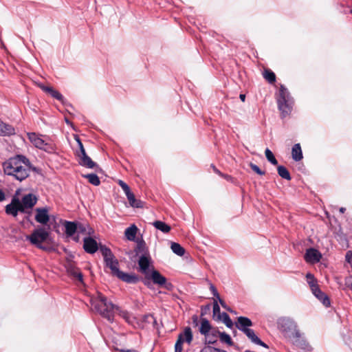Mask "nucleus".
I'll return each mask as SVG.
<instances>
[{
  "label": "nucleus",
  "mask_w": 352,
  "mask_h": 352,
  "mask_svg": "<svg viewBox=\"0 0 352 352\" xmlns=\"http://www.w3.org/2000/svg\"><path fill=\"white\" fill-rule=\"evenodd\" d=\"M92 230L91 229H89V231L87 232L88 234H91Z\"/></svg>",
  "instance_id": "nucleus-59"
},
{
  "label": "nucleus",
  "mask_w": 352,
  "mask_h": 352,
  "mask_svg": "<svg viewBox=\"0 0 352 352\" xmlns=\"http://www.w3.org/2000/svg\"><path fill=\"white\" fill-rule=\"evenodd\" d=\"M263 77L270 83H273L276 81L275 74L270 69H265L264 70Z\"/></svg>",
  "instance_id": "nucleus-33"
},
{
  "label": "nucleus",
  "mask_w": 352,
  "mask_h": 352,
  "mask_svg": "<svg viewBox=\"0 0 352 352\" xmlns=\"http://www.w3.org/2000/svg\"><path fill=\"white\" fill-rule=\"evenodd\" d=\"M279 325L285 336L289 339L292 337V335L294 336L296 332L299 331L296 323L289 319L280 320Z\"/></svg>",
  "instance_id": "nucleus-8"
},
{
  "label": "nucleus",
  "mask_w": 352,
  "mask_h": 352,
  "mask_svg": "<svg viewBox=\"0 0 352 352\" xmlns=\"http://www.w3.org/2000/svg\"><path fill=\"white\" fill-rule=\"evenodd\" d=\"M150 278H151L154 284H156L159 286L165 285V287L166 289H168V287L166 285V278L164 276H162L158 271L153 270L150 275Z\"/></svg>",
  "instance_id": "nucleus-17"
},
{
  "label": "nucleus",
  "mask_w": 352,
  "mask_h": 352,
  "mask_svg": "<svg viewBox=\"0 0 352 352\" xmlns=\"http://www.w3.org/2000/svg\"><path fill=\"white\" fill-rule=\"evenodd\" d=\"M172 251L178 256H183L185 254V250L180 244L173 242L170 245Z\"/></svg>",
  "instance_id": "nucleus-31"
},
{
  "label": "nucleus",
  "mask_w": 352,
  "mask_h": 352,
  "mask_svg": "<svg viewBox=\"0 0 352 352\" xmlns=\"http://www.w3.org/2000/svg\"><path fill=\"white\" fill-rule=\"evenodd\" d=\"M210 289L212 292L214 296H215L217 299L220 298L216 287L212 283L210 284Z\"/></svg>",
  "instance_id": "nucleus-49"
},
{
  "label": "nucleus",
  "mask_w": 352,
  "mask_h": 352,
  "mask_svg": "<svg viewBox=\"0 0 352 352\" xmlns=\"http://www.w3.org/2000/svg\"><path fill=\"white\" fill-rule=\"evenodd\" d=\"M118 184L122 188V189L124 192L125 195H127L130 192H131L129 186L125 182H124L122 180H119Z\"/></svg>",
  "instance_id": "nucleus-44"
},
{
  "label": "nucleus",
  "mask_w": 352,
  "mask_h": 352,
  "mask_svg": "<svg viewBox=\"0 0 352 352\" xmlns=\"http://www.w3.org/2000/svg\"><path fill=\"white\" fill-rule=\"evenodd\" d=\"M220 313V307L217 301L214 302L213 304V314H219Z\"/></svg>",
  "instance_id": "nucleus-50"
},
{
  "label": "nucleus",
  "mask_w": 352,
  "mask_h": 352,
  "mask_svg": "<svg viewBox=\"0 0 352 352\" xmlns=\"http://www.w3.org/2000/svg\"><path fill=\"white\" fill-rule=\"evenodd\" d=\"M222 318H223V321L224 324L228 327L231 328L233 326V322H232V320L230 319V316H228V314L223 313L222 314Z\"/></svg>",
  "instance_id": "nucleus-40"
},
{
  "label": "nucleus",
  "mask_w": 352,
  "mask_h": 352,
  "mask_svg": "<svg viewBox=\"0 0 352 352\" xmlns=\"http://www.w3.org/2000/svg\"><path fill=\"white\" fill-rule=\"evenodd\" d=\"M339 210H340V212L341 213H344V212H345V210H346V208H345L342 207V208H340L339 209Z\"/></svg>",
  "instance_id": "nucleus-57"
},
{
  "label": "nucleus",
  "mask_w": 352,
  "mask_h": 352,
  "mask_svg": "<svg viewBox=\"0 0 352 352\" xmlns=\"http://www.w3.org/2000/svg\"><path fill=\"white\" fill-rule=\"evenodd\" d=\"M78 163L80 165L88 168H98V166L87 155L78 157Z\"/></svg>",
  "instance_id": "nucleus-19"
},
{
  "label": "nucleus",
  "mask_w": 352,
  "mask_h": 352,
  "mask_svg": "<svg viewBox=\"0 0 352 352\" xmlns=\"http://www.w3.org/2000/svg\"><path fill=\"white\" fill-rule=\"evenodd\" d=\"M277 170L280 177L288 181L291 180L292 177L290 173L285 166H278L277 167Z\"/></svg>",
  "instance_id": "nucleus-30"
},
{
  "label": "nucleus",
  "mask_w": 352,
  "mask_h": 352,
  "mask_svg": "<svg viewBox=\"0 0 352 352\" xmlns=\"http://www.w3.org/2000/svg\"><path fill=\"white\" fill-rule=\"evenodd\" d=\"M30 141L36 147L44 151H47L50 148L49 144L43 140L40 135L35 133H28Z\"/></svg>",
  "instance_id": "nucleus-10"
},
{
  "label": "nucleus",
  "mask_w": 352,
  "mask_h": 352,
  "mask_svg": "<svg viewBox=\"0 0 352 352\" xmlns=\"http://www.w3.org/2000/svg\"><path fill=\"white\" fill-rule=\"evenodd\" d=\"M221 332L217 329L213 328L207 335L205 336L206 344H214L217 341V338L219 337Z\"/></svg>",
  "instance_id": "nucleus-21"
},
{
  "label": "nucleus",
  "mask_w": 352,
  "mask_h": 352,
  "mask_svg": "<svg viewBox=\"0 0 352 352\" xmlns=\"http://www.w3.org/2000/svg\"><path fill=\"white\" fill-rule=\"evenodd\" d=\"M213 328L211 327L209 321L204 318L201 319L200 327L199 331L201 335L206 336L208 333Z\"/></svg>",
  "instance_id": "nucleus-25"
},
{
  "label": "nucleus",
  "mask_w": 352,
  "mask_h": 352,
  "mask_svg": "<svg viewBox=\"0 0 352 352\" xmlns=\"http://www.w3.org/2000/svg\"><path fill=\"white\" fill-rule=\"evenodd\" d=\"M142 321L148 324H153V325L157 322L155 318L151 314L144 315L143 316Z\"/></svg>",
  "instance_id": "nucleus-39"
},
{
  "label": "nucleus",
  "mask_w": 352,
  "mask_h": 352,
  "mask_svg": "<svg viewBox=\"0 0 352 352\" xmlns=\"http://www.w3.org/2000/svg\"><path fill=\"white\" fill-rule=\"evenodd\" d=\"M2 166L6 175L12 176L20 182L28 177L31 168L30 160L21 155L9 158L3 163Z\"/></svg>",
  "instance_id": "nucleus-1"
},
{
  "label": "nucleus",
  "mask_w": 352,
  "mask_h": 352,
  "mask_svg": "<svg viewBox=\"0 0 352 352\" xmlns=\"http://www.w3.org/2000/svg\"><path fill=\"white\" fill-rule=\"evenodd\" d=\"M64 226L65 234L67 236H72L77 232L78 225L75 222L65 221Z\"/></svg>",
  "instance_id": "nucleus-24"
},
{
  "label": "nucleus",
  "mask_w": 352,
  "mask_h": 352,
  "mask_svg": "<svg viewBox=\"0 0 352 352\" xmlns=\"http://www.w3.org/2000/svg\"><path fill=\"white\" fill-rule=\"evenodd\" d=\"M65 121L67 124H70V122L67 119H65Z\"/></svg>",
  "instance_id": "nucleus-60"
},
{
  "label": "nucleus",
  "mask_w": 352,
  "mask_h": 352,
  "mask_svg": "<svg viewBox=\"0 0 352 352\" xmlns=\"http://www.w3.org/2000/svg\"><path fill=\"white\" fill-rule=\"evenodd\" d=\"M218 300H219V302L220 305H221V307H222L223 309H226L228 311H229V312H230V313H232V312H233V310H232L230 307H229L226 304V302H225L222 299H221V298H219Z\"/></svg>",
  "instance_id": "nucleus-48"
},
{
  "label": "nucleus",
  "mask_w": 352,
  "mask_h": 352,
  "mask_svg": "<svg viewBox=\"0 0 352 352\" xmlns=\"http://www.w3.org/2000/svg\"><path fill=\"white\" fill-rule=\"evenodd\" d=\"M84 177L87 178L89 182L94 186H98L100 184V179L96 174H87L84 175Z\"/></svg>",
  "instance_id": "nucleus-34"
},
{
  "label": "nucleus",
  "mask_w": 352,
  "mask_h": 352,
  "mask_svg": "<svg viewBox=\"0 0 352 352\" xmlns=\"http://www.w3.org/2000/svg\"><path fill=\"white\" fill-rule=\"evenodd\" d=\"M289 340L294 345L301 349H303L306 351H309L311 350V346L307 342V340L301 336L300 331L296 332L294 336L292 335V337L289 338Z\"/></svg>",
  "instance_id": "nucleus-9"
},
{
  "label": "nucleus",
  "mask_w": 352,
  "mask_h": 352,
  "mask_svg": "<svg viewBox=\"0 0 352 352\" xmlns=\"http://www.w3.org/2000/svg\"><path fill=\"white\" fill-rule=\"evenodd\" d=\"M212 167L214 173H216L217 174H218L221 176H223V174L214 165H212Z\"/></svg>",
  "instance_id": "nucleus-54"
},
{
  "label": "nucleus",
  "mask_w": 352,
  "mask_h": 352,
  "mask_svg": "<svg viewBox=\"0 0 352 352\" xmlns=\"http://www.w3.org/2000/svg\"><path fill=\"white\" fill-rule=\"evenodd\" d=\"M200 352H227L226 351L217 349L210 346H204Z\"/></svg>",
  "instance_id": "nucleus-41"
},
{
  "label": "nucleus",
  "mask_w": 352,
  "mask_h": 352,
  "mask_svg": "<svg viewBox=\"0 0 352 352\" xmlns=\"http://www.w3.org/2000/svg\"><path fill=\"white\" fill-rule=\"evenodd\" d=\"M278 109L285 116L287 115L292 110V101L287 89L283 85L280 86L279 90V96L277 99Z\"/></svg>",
  "instance_id": "nucleus-4"
},
{
  "label": "nucleus",
  "mask_w": 352,
  "mask_h": 352,
  "mask_svg": "<svg viewBox=\"0 0 352 352\" xmlns=\"http://www.w3.org/2000/svg\"><path fill=\"white\" fill-rule=\"evenodd\" d=\"M38 87L45 93L49 94L50 95L52 94V91L54 90L52 87L45 86L43 84H38Z\"/></svg>",
  "instance_id": "nucleus-45"
},
{
  "label": "nucleus",
  "mask_w": 352,
  "mask_h": 352,
  "mask_svg": "<svg viewBox=\"0 0 352 352\" xmlns=\"http://www.w3.org/2000/svg\"><path fill=\"white\" fill-rule=\"evenodd\" d=\"M292 159L296 162H298L302 159V152L300 144H295L293 146L292 149Z\"/></svg>",
  "instance_id": "nucleus-26"
},
{
  "label": "nucleus",
  "mask_w": 352,
  "mask_h": 352,
  "mask_svg": "<svg viewBox=\"0 0 352 352\" xmlns=\"http://www.w3.org/2000/svg\"><path fill=\"white\" fill-rule=\"evenodd\" d=\"M250 166L252 170L253 171H254L255 173H256L257 174H258L260 175H265V171L261 170L257 165H256L253 163H250Z\"/></svg>",
  "instance_id": "nucleus-46"
},
{
  "label": "nucleus",
  "mask_w": 352,
  "mask_h": 352,
  "mask_svg": "<svg viewBox=\"0 0 352 352\" xmlns=\"http://www.w3.org/2000/svg\"><path fill=\"white\" fill-rule=\"evenodd\" d=\"M77 232L80 233H85L86 232V227L83 224H79L78 226V230Z\"/></svg>",
  "instance_id": "nucleus-51"
},
{
  "label": "nucleus",
  "mask_w": 352,
  "mask_h": 352,
  "mask_svg": "<svg viewBox=\"0 0 352 352\" xmlns=\"http://www.w3.org/2000/svg\"><path fill=\"white\" fill-rule=\"evenodd\" d=\"M239 98L241 100V101L244 102L245 99V94H240Z\"/></svg>",
  "instance_id": "nucleus-56"
},
{
  "label": "nucleus",
  "mask_w": 352,
  "mask_h": 352,
  "mask_svg": "<svg viewBox=\"0 0 352 352\" xmlns=\"http://www.w3.org/2000/svg\"><path fill=\"white\" fill-rule=\"evenodd\" d=\"M91 303L94 310L109 322H113L116 310H119V307L108 300L102 293L98 292L97 296L91 299Z\"/></svg>",
  "instance_id": "nucleus-2"
},
{
  "label": "nucleus",
  "mask_w": 352,
  "mask_h": 352,
  "mask_svg": "<svg viewBox=\"0 0 352 352\" xmlns=\"http://www.w3.org/2000/svg\"><path fill=\"white\" fill-rule=\"evenodd\" d=\"M307 283L310 286L311 292L314 290L315 288H318V285L317 284L316 280L314 278V276L311 274H307L306 276Z\"/></svg>",
  "instance_id": "nucleus-35"
},
{
  "label": "nucleus",
  "mask_w": 352,
  "mask_h": 352,
  "mask_svg": "<svg viewBox=\"0 0 352 352\" xmlns=\"http://www.w3.org/2000/svg\"><path fill=\"white\" fill-rule=\"evenodd\" d=\"M6 199L5 193L0 189V201H3Z\"/></svg>",
  "instance_id": "nucleus-53"
},
{
  "label": "nucleus",
  "mask_w": 352,
  "mask_h": 352,
  "mask_svg": "<svg viewBox=\"0 0 352 352\" xmlns=\"http://www.w3.org/2000/svg\"><path fill=\"white\" fill-rule=\"evenodd\" d=\"M122 318H124L127 322L130 323L131 321V315L127 311L121 310L119 307V310H116Z\"/></svg>",
  "instance_id": "nucleus-38"
},
{
  "label": "nucleus",
  "mask_w": 352,
  "mask_h": 352,
  "mask_svg": "<svg viewBox=\"0 0 352 352\" xmlns=\"http://www.w3.org/2000/svg\"><path fill=\"white\" fill-rule=\"evenodd\" d=\"M312 293L324 306L328 307L330 305V300L328 296L319 287L315 288Z\"/></svg>",
  "instance_id": "nucleus-22"
},
{
  "label": "nucleus",
  "mask_w": 352,
  "mask_h": 352,
  "mask_svg": "<svg viewBox=\"0 0 352 352\" xmlns=\"http://www.w3.org/2000/svg\"><path fill=\"white\" fill-rule=\"evenodd\" d=\"M246 336L251 340L254 344H258L266 349H268L269 346L263 342L254 333L253 329H244V332Z\"/></svg>",
  "instance_id": "nucleus-15"
},
{
  "label": "nucleus",
  "mask_w": 352,
  "mask_h": 352,
  "mask_svg": "<svg viewBox=\"0 0 352 352\" xmlns=\"http://www.w3.org/2000/svg\"><path fill=\"white\" fill-rule=\"evenodd\" d=\"M137 232V226L133 224L125 230L124 235L129 241H135Z\"/></svg>",
  "instance_id": "nucleus-27"
},
{
  "label": "nucleus",
  "mask_w": 352,
  "mask_h": 352,
  "mask_svg": "<svg viewBox=\"0 0 352 352\" xmlns=\"http://www.w3.org/2000/svg\"><path fill=\"white\" fill-rule=\"evenodd\" d=\"M15 198H13L12 199V201L10 204H8L6 206V212L8 214H11L12 215L13 217H16L17 216V211H16V204H15Z\"/></svg>",
  "instance_id": "nucleus-29"
},
{
  "label": "nucleus",
  "mask_w": 352,
  "mask_h": 352,
  "mask_svg": "<svg viewBox=\"0 0 352 352\" xmlns=\"http://www.w3.org/2000/svg\"><path fill=\"white\" fill-rule=\"evenodd\" d=\"M153 225L154 227L164 233H168L170 230V226L161 221H155Z\"/></svg>",
  "instance_id": "nucleus-28"
},
{
  "label": "nucleus",
  "mask_w": 352,
  "mask_h": 352,
  "mask_svg": "<svg viewBox=\"0 0 352 352\" xmlns=\"http://www.w3.org/2000/svg\"><path fill=\"white\" fill-rule=\"evenodd\" d=\"M251 326H252V322L248 318L240 316L237 318L236 327L243 333L244 332V329H249L248 327Z\"/></svg>",
  "instance_id": "nucleus-20"
},
{
  "label": "nucleus",
  "mask_w": 352,
  "mask_h": 352,
  "mask_svg": "<svg viewBox=\"0 0 352 352\" xmlns=\"http://www.w3.org/2000/svg\"><path fill=\"white\" fill-rule=\"evenodd\" d=\"M121 280L130 284H135L139 282L140 278L135 274L125 273L122 271L116 276Z\"/></svg>",
  "instance_id": "nucleus-14"
},
{
  "label": "nucleus",
  "mask_w": 352,
  "mask_h": 352,
  "mask_svg": "<svg viewBox=\"0 0 352 352\" xmlns=\"http://www.w3.org/2000/svg\"><path fill=\"white\" fill-rule=\"evenodd\" d=\"M351 12L352 13V10H351Z\"/></svg>",
  "instance_id": "nucleus-62"
},
{
  "label": "nucleus",
  "mask_w": 352,
  "mask_h": 352,
  "mask_svg": "<svg viewBox=\"0 0 352 352\" xmlns=\"http://www.w3.org/2000/svg\"><path fill=\"white\" fill-rule=\"evenodd\" d=\"M265 154L267 160L273 165H277L278 161L275 158L273 153L269 149L266 148L265 151Z\"/></svg>",
  "instance_id": "nucleus-36"
},
{
  "label": "nucleus",
  "mask_w": 352,
  "mask_h": 352,
  "mask_svg": "<svg viewBox=\"0 0 352 352\" xmlns=\"http://www.w3.org/2000/svg\"><path fill=\"white\" fill-rule=\"evenodd\" d=\"M1 47H2V48H3V50H6V45H1Z\"/></svg>",
  "instance_id": "nucleus-58"
},
{
  "label": "nucleus",
  "mask_w": 352,
  "mask_h": 352,
  "mask_svg": "<svg viewBox=\"0 0 352 352\" xmlns=\"http://www.w3.org/2000/svg\"><path fill=\"white\" fill-rule=\"evenodd\" d=\"M65 267L68 274L76 278L80 282H82L83 276L79 271V269L76 267V266L73 263L68 262L65 265Z\"/></svg>",
  "instance_id": "nucleus-16"
},
{
  "label": "nucleus",
  "mask_w": 352,
  "mask_h": 352,
  "mask_svg": "<svg viewBox=\"0 0 352 352\" xmlns=\"http://www.w3.org/2000/svg\"><path fill=\"white\" fill-rule=\"evenodd\" d=\"M126 196L131 207L137 208H143L144 202L140 199H137L132 192H130L129 194L126 195Z\"/></svg>",
  "instance_id": "nucleus-23"
},
{
  "label": "nucleus",
  "mask_w": 352,
  "mask_h": 352,
  "mask_svg": "<svg viewBox=\"0 0 352 352\" xmlns=\"http://www.w3.org/2000/svg\"><path fill=\"white\" fill-rule=\"evenodd\" d=\"M135 252L137 254L140 253H141L142 254H148L147 252L146 243L142 239L137 241V247L135 249Z\"/></svg>",
  "instance_id": "nucleus-32"
},
{
  "label": "nucleus",
  "mask_w": 352,
  "mask_h": 352,
  "mask_svg": "<svg viewBox=\"0 0 352 352\" xmlns=\"http://www.w3.org/2000/svg\"><path fill=\"white\" fill-rule=\"evenodd\" d=\"M219 338L222 342H225V343L228 344L229 346H232L233 344V342H232V340L230 336L225 332H223V333L221 332Z\"/></svg>",
  "instance_id": "nucleus-37"
},
{
  "label": "nucleus",
  "mask_w": 352,
  "mask_h": 352,
  "mask_svg": "<svg viewBox=\"0 0 352 352\" xmlns=\"http://www.w3.org/2000/svg\"><path fill=\"white\" fill-rule=\"evenodd\" d=\"M152 260L149 254H142L138 260L139 271L145 275L146 279L148 278L149 274V267L151 265ZM145 285L148 286L149 283L147 280L144 281Z\"/></svg>",
  "instance_id": "nucleus-7"
},
{
  "label": "nucleus",
  "mask_w": 352,
  "mask_h": 352,
  "mask_svg": "<svg viewBox=\"0 0 352 352\" xmlns=\"http://www.w3.org/2000/svg\"><path fill=\"white\" fill-rule=\"evenodd\" d=\"M83 248L89 254H94L98 250L97 241L90 236L85 237L83 239Z\"/></svg>",
  "instance_id": "nucleus-13"
},
{
  "label": "nucleus",
  "mask_w": 352,
  "mask_h": 352,
  "mask_svg": "<svg viewBox=\"0 0 352 352\" xmlns=\"http://www.w3.org/2000/svg\"><path fill=\"white\" fill-rule=\"evenodd\" d=\"M14 202L16 204L17 213L19 212H24L25 210L27 209L26 207L23 206V203L21 201H19V199L15 198Z\"/></svg>",
  "instance_id": "nucleus-43"
},
{
  "label": "nucleus",
  "mask_w": 352,
  "mask_h": 352,
  "mask_svg": "<svg viewBox=\"0 0 352 352\" xmlns=\"http://www.w3.org/2000/svg\"><path fill=\"white\" fill-rule=\"evenodd\" d=\"M51 96L57 99L58 100L60 101V102H63V100H64V97L63 96V95L58 92V91L56 90H54L51 94Z\"/></svg>",
  "instance_id": "nucleus-47"
},
{
  "label": "nucleus",
  "mask_w": 352,
  "mask_h": 352,
  "mask_svg": "<svg viewBox=\"0 0 352 352\" xmlns=\"http://www.w3.org/2000/svg\"><path fill=\"white\" fill-rule=\"evenodd\" d=\"M322 257L320 252L314 248L307 249L304 258L307 263H316L320 261Z\"/></svg>",
  "instance_id": "nucleus-12"
},
{
  "label": "nucleus",
  "mask_w": 352,
  "mask_h": 352,
  "mask_svg": "<svg viewBox=\"0 0 352 352\" xmlns=\"http://www.w3.org/2000/svg\"><path fill=\"white\" fill-rule=\"evenodd\" d=\"M74 240H75L76 241H78V237H75V238H74Z\"/></svg>",
  "instance_id": "nucleus-61"
},
{
  "label": "nucleus",
  "mask_w": 352,
  "mask_h": 352,
  "mask_svg": "<svg viewBox=\"0 0 352 352\" xmlns=\"http://www.w3.org/2000/svg\"><path fill=\"white\" fill-rule=\"evenodd\" d=\"M35 220L39 223L46 225L50 220L49 209L46 207L36 208Z\"/></svg>",
  "instance_id": "nucleus-11"
},
{
  "label": "nucleus",
  "mask_w": 352,
  "mask_h": 352,
  "mask_svg": "<svg viewBox=\"0 0 352 352\" xmlns=\"http://www.w3.org/2000/svg\"><path fill=\"white\" fill-rule=\"evenodd\" d=\"M76 140L77 141L78 146H79V151H77V156L78 157L80 156H82L83 155L87 154L85 152V150L83 147L82 143L81 142L80 138L78 137L76 138Z\"/></svg>",
  "instance_id": "nucleus-42"
},
{
  "label": "nucleus",
  "mask_w": 352,
  "mask_h": 352,
  "mask_svg": "<svg viewBox=\"0 0 352 352\" xmlns=\"http://www.w3.org/2000/svg\"><path fill=\"white\" fill-rule=\"evenodd\" d=\"M100 251L103 256L105 266L110 270L111 274L113 276H117L120 272L118 260L116 258L111 250L106 246L100 245Z\"/></svg>",
  "instance_id": "nucleus-3"
},
{
  "label": "nucleus",
  "mask_w": 352,
  "mask_h": 352,
  "mask_svg": "<svg viewBox=\"0 0 352 352\" xmlns=\"http://www.w3.org/2000/svg\"><path fill=\"white\" fill-rule=\"evenodd\" d=\"M346 260L348 263H352V252L349 251L346 254Z\"/></svg>",
  "instance_id": "nucleus-52"
},
{
  "label": "nucleus",
  "mask_w": 352,
  "mask_h": 352,
  "mask_svg": "<svg viewBox=\"0 0 352 352\" xmlns=\"http://www.w3.org/2000/svg\"><path fill=\"white\" fill-rule=\"evenodd\" d=\"M193 339L192 332L190 327L184 328V331L178 335L177 340L175 344V352H182L183 343L190 344Z\"/></svg>",
  "instance_id": "nucleus-6"
},
{
  "label": "nucleus",
  "mask_w": 352,
  "mask_h": 352,
  "mask_svg": "<svg viewBox=\"0 0 352 352\" xmlns=\"http://www.w3.org/2000/svg\"><path fill=\"white\" fill-rule=\"evenodd\" d=\"M120 352H139V351L135 349H127V350L120 349Z\"/></svg>",
  "instance_id": "nucleus-55"
},
{
  "label": "nucleus",
  "mask_w": 352,
  "mask_h": 352,
  "mask_svg": "<svg viewBox=\"0 0 352 352\" xmlns=\"http://www.w3.org/2000/svg\"><path fill=\"white\" fill-rule=\"evenodd\" d=\"M49 236L50 232L44 228H38L35 229L30 235L26 236V239L37 248L46 250V248L44 247L42 243L47 241Z\"/></svg>",
  "instance_id": "nucleus-5"
},
{
  "label": "nucleus",
  "mask_w": 352,
  "mask_h": 352,
  "mask_svg": "<svg viewBox=\"0 0 352 352\" xmlns=\"http://www.w3.org/2000/svg\"><path fill=\"white\" fill-rule=\"evenodd\" d=\"M21 201L23 206L28 209L32 208L37 202V197L35 195L29 193L22 197Z\"/></svg>",
  "instance_id": "nucleus-18"
}]
</instances>
